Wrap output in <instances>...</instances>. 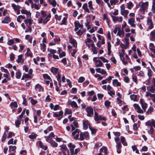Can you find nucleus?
Masks as SVG:
<instances>
[{
	"instance_id": "nucleus-41",
	"label": "nucleus",
	"mask_w": 155,
	"mask_h": 155,
	"mask_svg": "<svg viewBox=\"0 0 155 155\" xmlns=\"http://www.w3.org/2000/svg\"><path fill=\"white\" fill-rule=\"evenodd\" d=\"M79 148H77L75 149V150H73L70 152L71 154V155H75L76 154L80 151Z\"/></svg>"
},
{
	"instance_id": "nucleus-53",
	"label": "nucleus",
	"mask_w": 155,
	"mask_h": 155,
	"mask_svg": "<svg viewBox=\"0 0 155 155\" xmlns=\"http://www.w3.org/2000/svg\"><path fill=\"white\" fill-rule=\"evenodd\" d=\"M39 145L40 147L45 150H46L47 149L48 147L47 146H45L43 145V143L41 141L39 142Z\"/></svg>"
},
{
	"instance_id": "nucleus-7",
	"label": "nucleus",
	"mask_w": 155,
	"mask_h": 155,
	"mask_svg": "<svg viewBox=\"0 0 155 155\" xmlns=\"http://www.w3.org/2000/svg\"><path fill=\"white\" fill-rule=\"evenodd\" d=\"M113 21L114 22H121L123 21V18L122 17H119L118 16H115L113 15H111Z\"/></svg>"
},
{
	"instance_id": "nucleus-52",
	"label": "nucleus",
	"mask_w": 155,
	"mask_h": 155,
	"mask_svg": "<svg viewBox=\"0 0 155 155\" xmlns=\"http://www.w3.org/2000/svg\"><path fill=\"white\" fill-rule=\"evenodd\" d=\"M130 97L132 100L134 101H137V96L136 95L133 94L130 95Z\"/></svg>"
},
{
	"instance_id": "nucleus-2",
	"label": "nucleus",
	"mask_w": 155,
	"mask_h": 155,
	"mask_svg": "<svg viewBox=\"0 0 155 155\" xmlns=\"http://www.w3.org/2000/svg\"><path fill=\"white\" fill-rule=\"evenodd\" d=\"M138 5L140 7V11L143 13H144L148 8L149 2L148 1L145 2L141 1L139 3Z\"/></svg>"
},
{
	"instance_id": "nucleus-50",
	"label": "nucleus",
	"mask_w": 155,
	"mask_h": 155,
	"mask_svg": "<svg viewBox=\"0 0 155 155\" xmlns=\"http://www.w3.org/2000/svg\"><path fill=\"white\" fill-rule=\"evenodd\" d=\"M53 130V127L52 126L49 127L46 130H45L44 132L45 134L48 133L49 131H51Z\"/></svg>"
},
{
	"instance_id": "nucleus-46",
	"label": "nucleus",
	"mask_w": 155,
	"mask_h": 155,
	"mask_svg": "<svg viewBox=\"0 0 155 155\" xmlns=\"http://www.w3.org/2000/svg\"><path fill=\"white\" fill-rule=\"evenodd\" d=\"M48 1L53 7H55L57 5V2L55 0H49Z\"/></svg>"
},
{
	"instance_id": "nucleus-63",
	"label": "nucleus",
	"mask_w": 155,
	"mask_h": 155,
	"mask_svg": "<svg viewBox=\"0 0 155 155\" xmlns=\"http://www.w3.org/2000/svg\"><path fill=\"white\" fill-rule=\"evenodd\" d=\"M85 24L88 30L91 28V26L90 24V22H89L87 21L85 23Z\"/></svg>"
},
{
	"instance_id": "nucleus-42",
	"label": "nucleus",
	"mask_w": 155,
	"mask_h": 155,
	"mask_svg": "<svg viewBox=\"0 0 155 155\" xmlns=\"http://www.w3.org/2000/svg\"><path fill=\"white\" fill-rule=\"evenodd\" d=\"M37 136V135L34 133H32L28 136V137L30 139H36Z\"/></svg>"
},
{
	"instance_id": "nucleus-40",
	"label": "nucleus",
	"mask_w": 155,
	"mask_h": 155,
	"mask_svg": "<svg viewBox=\"0 0 155 155\" xmlns=\"http://www.w3.org/2000/svg\"><path fill=\"white\" fill-rule=\"evenodd\" d=\"M82 8L84 9L85 12L88 13H89L90 12L88 8L87 3H85L82 6Z\"/></svg>"
},
{
	"instance_id": "nucleus-37",
	"label": "nucleus",
	"mask_w": 155,
	"mask_h": 155,
	"mask_svg": "<svg viewBox=\"0 0 155 155\" xmlns=\"http://www.w3.org/2000/svg\"><path fill=\"white\" fill-rule=\"evenodd\" d=\"M69 42L73 45L74 47L76 48L77 47V43L76 41L74 39L69 40Z\"/></svg>"
},
{
	"instance_id": "nucleus-12",
	"label": "nucleus",
	"mask_w": 155,
	"mask_h": 155,
	"mask_svg": "<svg viewBox=\"0 0 155 155\" xmlns=\"http://www.w3.org/2000/svg\"><path fill=\"white\" fill-rule=\"evenodd\" d=\"M61 150L62 151L61 152L63 153V155H67V153L68 152V150L67 147L65 145H62L60 146Z\"/></svg>"
},
{
	"instance_id": "nucleus-21",
	"label": "nucleus",
	"mask_w": 155,
	"mask_h": 155,
	"mask_svg": "<svg viewBox=\"0 0 155 155\" xmlns=\"http://www.w3.org/2000/svg\"><path fill=\"white\" fill-rule=\"evenodd\" d=\"M107 54L109 55H110L111 53V45L110 42H108L107 43Z\"/></svg>"
},
{
	"instance_id": "nucleus-62",
	"label": "nucleus",
	"mask_w": 155,
	"mask_h": 155,
	"mask_svg": "<svg viewBox=\"0 0 155 155\" xmlns=\"http://www.w3.org/2000/svg\"><path fill=\"white\" fill-rule=\"evenodd\" d=\"M154 131V128L152 127H150L149 130L148 131V132L149 134H152L153 133Z\"/></svg>"
},
{
	"instance_id": "nucleus-35",
	"label": "nucleus",
	"mask_w": 155,
	"mask_h": 155,
	"mask_svg": "<svg viewBox=\"0 0 155 155\" xmlns=\"http://www.w3.org/2000/svg\"><path fill=\"white\" fill-rule=\"evenodd\" d=\"M68 146L69 148L70 152L73 150H74L75 147V146L71 143H70L68 144Z\"/></svg>"
},
{
	"instance_id": "nucleus-1",
	"label": "nucleus",
	"mask_w": 155,
	"mask_h": 155,
	"mask_svg": "<svg viewBox=\"0 0 155 155\" xmlns=\"http://www.w3.org/2000/svg\"><path fill=\"white\" fill-rule=\"evenodd\" d=\"M147 89L149 92H146L145 93V96L147 97H150L153 98L152 101L153 102L155 103V94H152L151 93H154L155 91V87L154 86H147Z\"/></svg>"
},
{
	"instance_id": "nucleus-56",
	"label": "nucleus",
	"mask_w": 155,
	"mask_h": 155,
	"mask_svg": "<svg viewBox=\"0 0 155 155\" xmlns=\"http://www.w3.org/2000/svg\"><path fill=\"white\" fill-rule=\"evenodd\" d=\"M10 21V18L9 17H6L2 21V22L4 23H7Z\"/></svg>"
},
{
	"instance_id": "nucleus-34",
	"label": "nucleus",
	"mask_w": 155,
	"mask_h": 155,
	"mask_svg": "<svg viewBox=\"0 0 155 155\" xmlns=\"http://www.w3.org/2000/svg\"><path fill=\"white\" fill-rule=\"evenodd\" d=\"M59 69L58 68H56L54 67H52L51 69V72L54 74H56L58 72Z\"/></svg>"
},
{
	"instance_id": "nucleus-36",
	"label": "nucleus",
	"mask_w": 155,
	"mask_h": 155,
	"mask_svg": "<svg viewBox=\"0 0 155 155\" xmlns=\"http://www.w3.org/2000/svg\"><path fill=\"white\" fill-rule=\"evenodd\" d=\"M69 42L73 45L74 47L76 48L77 47V43L76 41L74 39L69 40Z\"/></svg>"
},
{
	"instance_id": "nucleus-20",
	"label": "nucleus",
	"mask_w": 155,
	"mask_h": 155,
	"mask_svg": "<svg viewBox=\"0 0 155 155\" xmlns=\"http://www.w3.org/2000/svg\"><path fill=\"white\" fill-rule=\"evenodd\" d=\"M75 28L74 29V31H77V28H83V25H81L79 22H75L74 23Z\"/></svg>"
},
{
	"instance_id": "nucleus-8",
	"label": "nucleus",
	"mask_w": 155,
	"mask_h": 155,
	"mask_svg": "<svg viewBox=\"0 0 155 155\" xmlns=\"http://www.w3.org/2000/svg\"><path fill=\"white\" fill-rule=\"evenodd\" d=\"M124 49H122V52H119V55L120 57V59L121 61L122 62L123 64L124 65H126L127 64V61H124Z\"/></svg>"
},
{
	"instance_id": "nucleus-11",
	"label": "nucleus",
	"mask_w": 155,
	"mask_h": 155,
	"mask_svg": "<svg viewBox=\"0 0 155 155\" xmlns=\"http://www.w3.org/2000/svg\"><path fill=\"white\" fill-rule=\"evenodd\" d=\"M128 12L125 9V6L124 5H122L120 6V13L124 16L127 15L128 14Z\"/></svg>"
},
{
	"instance_id": "nucleus-38",
	"label": "nucleus",
	"mask_w": 155,
	"mask_h": 155,
	"mask_svg": "<svg viewBox=\"0 0 155 155\" xmlns=\"http://www.w3.org/2000/svg\"><path fill=\"white\" fill-rule=\"evenodd\" d=\"M116 35H117L119 36L120 37L123 38L124 36V32L123 30H121L119 32H117Z\"/></svg>"
},
{
	"instance_id": "nucleus-59",
	"label": "nucleus",
	"mask_w": 155,
	"mask_h": 155,
	"mask_svg": "<svg viewBox=\"0 0 155 155\" xmlns=\"http://www.w3.org/2000/svg\"><path fill=\"white\" fill-rule=\"evenodd\" d=\"M81 28L78 29L77 28V31H74L77 35H81L83 33L82 31H81Z\"/></svg>"
},
{
	"instance_id": "nucleus-9",
	"label": "nucleus",
	"mask_w": 155,
	"mask_h": 155,
	"mask_svg": "<svg viewBox=\"0 0 155 155\" xmlns=\"http://www.w3.org/2000/svg\"><path fill=\"white\" fill-rule=\"evenodd\" d=\"M133 107L137 113L140 114H143L144 113L143 110L140 108V106L138 104H134Z\"/></svg>"
},
{
	"instance_id": "nucleus-64",
	"label": "nucleus",
	"mask_w": 155,
	"mask_h": 155,
	"mask_svg": "<svg viewBox=\"0 0 155 155\" xmlns=\"http://www.w3.org/2000/svg\"><path fill=\"white\" fill-rule=\"evenodd\" d=\"M152 11L153 13H155V0H153L152 6Z\"/></svg>"
},
{
	"instance_id": "nucleus-51",
	"label": "nucleus",
	"mask_w": 155,
	"mask_h": 155,
	"mask_svg": "<svg viewBox=\"0 0 155 155\" xmlns=\"http://www.w3.org/2000/svg\"><path fill=\"white\" fill-rule=\"evenodd\" d=\"M21 72L18 70L16 73L15 76L17 78L20 79L21 78Z\"/></svg>"
},
{
	"instance_id": "nucleus-54",
	"label": "nucleus",
	"mask_w": 155,
	"mask_h": 155,
	"mask_svg": "<svg viewBox=\"0 0 155 155\" xmlns=\"http://www.w3.org/2000/svg\"><path fill=\"white\" fill-rule=\"evenodd\" d=\"M119 26H118L117 25H116L114 28L113 32L114 33V34H117V30H119Z\"/></svg>"
},
{
	"instance_id": "nucleus-22",
	"label": "nucleus",
	"mask_w": 155,
	"mask_h": 155,
	"mask_svg": "<svg viewBox=\"0 0 155 155\" xmlns=\"http://www.w3.org/2000/svg\"><path fill=\"white\" fill-rule=\"evenodd\" d=\"M24 59L22 58V55L20 54L18 56V58L16 60L17 62L18 63L23 64L24 62Z\"/></svg>"
},
{
	"instance_id": "nucleus-23",
	"label": "nucleus",
	"mask_w": 155,
	"mask_h": 155,
	"mask_svg": "<svg viewBox=\"0 0 155 155\" xmlns=\"http://www.w3.org/2000/svg\"><path fill=\"white\" fill-rule=\"evenodd\" d=\"M112 84L115 87H120L121 85L120 83L116 79H114L112 80Z\"/></svg>"
},
{
	"instance_id": "nucleus-60",
	"label": "nucleus",
	"mask_w": 155,
	"mask_h": 155,
	"mask_svg": "<svg viewBox=\"0 0 155 155\" xmlns=\"http://www.w3.org/2000/svg\"><path fill=\"white\" fill-rule=\"evenodd\" d=\"M7 137L6 133L5 132L1 139L2 142H4L6 140Z\"/></svg>"
},
{
	"instance_id": "nucleus-26",
	"label": "nucleus",
	"mask_w": 155,
	"mask_h": 155,
	"mask_svg": "<svg viewBox=\"0 0 155 155\" xmlns=\"http://www.w3.org/2000/svg\"><path fill=\"white\" fill-rule=\"evenodd\" d=\"M50 107L51 109H53L54 110H58L59 107V105L57 104L54 106L52 103H51Z\"/></svg>"
},
{
	"instance_id": "nucleus-44",
	"label": "nucleus",
	"mask_w": 155,
	"mask_h": 155,
	"mask_svg": "<svg viewBox=\"0 0 155 155\" xmlns=\"http://www.w3.org/2000/svg\"><path fill=\"white\" fill-rule=\"evenodd\" d=\"M118 2V1L117 0H110V4L109 3H107L109 7H110L111 5L115 4L117 2Z\"/></svg>"
},
{
	"instance_id": "nucleus-13",
	"label": "nucleus",
	"mask_w": 155,
	"mask_h": 155,
	"mask_svg": "<svg viewBox=\"0 0 155 155\" xmlns=\"http://www.w3.org/2000/svg\"><path fill=\"white\" fill-rule=\"evenodd\" d=\"M141 107L143 110V112H145L146 110V109L147 107V104L142 99H140V100Z\"/></svg>"
},
{
	"instance_id": "nucleus-14",
	"label": "nucleus",
	"mask_w": 155,
	"mask_h": 155,
	"mask_svg": "<svg viewBox=\"0 0 155 155\" xmlns=\"http://www.w3.org/2000/svg\"><path fill=\"white\" fill-rule=\"evenodd\" d=\"M135 21V20L134 18H131L128 20V23L130 24L131 27H136V25L134 23Z\"/></svg>"
},
{
	"instance_id": "nucleus-57",
	"label": "nucleus",
	"mask_w": 155,
	"mask_h": 155,
	"mask_svg": "<svg viewBox=\"0 0 155 155\" xmlns=\"http://www.w3.org/2000/svg\"><path fill=\"white\" fill-rule=\"evenodd\" d=\"M94 76L96 78H97V80H101L103 79V77L101 76L99 74H95L94 75Z\"/></svg>"
},
{
	"instance_id": "nucleus-29",
	"label": "nucleus",
	"mask_w": 155,
	"mask_h": 155,
	"mask_svg": "<svg viewBox=\"0 0 155 155\" xmlns=\"http://www.w3.org/2000/svg\"><path fill=\"white\" fill-rule=\"evenodd\" d=\"M48 50L49 52H50V53L48 54V55L49 57H52V54H54L56 52V50L52 49L51 48H48Z\"/></svg>"
},
{
	"instance_id": "nucleus-24",
	"label": "nucleus",
	"mask_w": 155,
	"mask_h": 155,
	"mask_svg": "<svg viewBox=\"0 0 155 155\" xmlns=\"http://www.w3.org/2000/svg\"><path fill=\"white\" fill-rule=\"evenodd\" d=\"M21 12L22 14H25L27 16L29 17H30L31 15V13L30 11L25 9H22L21 11Z\"/></svg>"
},
{
	"instance_id": "nucleus-49",
	"label": "nucleus",
	"mask_w": 155,
	"mask_h": 155,
	"mask_svg": "<svg viewBox=\"0 0 155 155\" xmlns=\"http://www.w3.org/2000/svg\"><path fill=\"white\" fill-rule=\"evenodd\" d=\"M103 19L106 20V22L108 25L109 24L110 22V20L108 18L107 15L106 14H104Z\"/></svg>"
},
{
	"instance_id": "nucleus-25",
	"label": "nucleus",
	"mask_w": 155,
	"mask_h": 155,
	"mask_svg": "<svg viewBox=\"0 0 155 155\" xmlns=\"http://www.w3.org/2000/svg\"><path fill=\"white\" fill-rule=\"evenodd\" d=\"M107 148L104 147L103 146L100 149V152L103 153L104 155H107Z\"/></svg>"
},
{
	"instance_id": "nucleus-18",
	"label": "nucleus",
	"mask_w": 155,
	"mask_h": 155,
	"mask_svg": "<svg viewBox=\"0 0 155 155\" xmlns=\"http://www.w3.org/2000/svg\"><path fill=\"white\" fill-rule=\"evenodd\" d=\"M35 89L36 91H44L43 88L40 84H38L35 85Z\"/></svg>"
},
{
	"instance_id": "nucleus-33",
	"label": "nucleus",
	"mask_w": 155,
	"mask_h": 155,
	"mask_svg": "<svg viewBox=\"0 0 155 155\" xmlns=\"http://www.w3.org/2000/svg\"><path fill=\"white\" fill-rule=\"evenodd\" d=\"M150 39L152 41L155 39V31L153 30L150 33Z\"/></svg>"
},
{
	"instance_id": "nucleus-47",
	"label": "nucleus",
	"mask_w": 155,
	"mask_h": 155,
	"mask_svg": "<svg viewBox=\"0 0 155 155\" xmlns=\"http://www.w3.org/2000/svg\"><path fill=\"white\" fill-rule=\"evenodd\" d=\"M46 45L45 43L40 44V49L43 52H45L46 49Z\"/></svg>"
},
{
	"instance_id": "nucleus-3",
	"label": "nucleus",
	"mask_w": 155,
	"mask_h": 155,
	"mask_svg": "<svg viewBox=\"0 0 155 155\" xmlns=\"http://www.w3.org/2000/svg\"><path fill=\"white\" fill-rule=\"evenodd\" d=\"M43 19L42 17H40L38 19V24L43 23L44 24H46L50 20L51 18L50 14H48V16Z\"/></svg>"
},
{
	"instance_id": "nucleus-28",
	"label": "nucleus",
	"mask_w": 155,
	"mask_h": 155,
	"mask_svg": "<svg viewBox=\"0 0 155 155\" xmlns=\"http://www.w3.org/2000/svg\"><path fill=\"white\" fill-rule=\"evenodd\" d=\"M152 71L151 70H150V69H148L147 70V74L149 77V79L147 83L146 84H149L150 83L149 79H150V78H151L152 76Z\"/></svg>"
},
{
	"instance_id": "nucleus-39",
	"label": "nucleus",
	"mask_w": 155,
	"mask_h": 155,
	"mask_svg": "<svg viewBox=\"0 0 155 155\" xmlns=\"http://www.w3.org/2000/svg\"><path fill=\"white\" fill-rule=\"evenodd\" d=\"M101 116H99L97 113L96 112L94 113V118L95 120L97 121L99 120H101Z\"/></svg>"
},
{
	"instance_id": "nucleus-43",
	"label": "nucleus",
	"mask_w": 155,
	"mask_h": 155,
	"mask_svg": "<svg viewBox=\"0 0 155 155\" xmlns=\"http://www.w3.org/2000/svg\"><path fill=\"white\" fill-rule=\"evenodd\" d=\"M121 141L124 146H127V143L126 142L125 139L124 137L121 136L120 137Z\"/></svg>"
},
{
	"instance_id": "nucleus-31",
	"label": "nucleus",
	"mask_w": 155,
	"mask_h": 155,
	"mask_svg": "<svg viewBox=\"0 0 155 155\" xmlns=\"http://www.w3.org/2000/svg\"><path fill=\"white\" fill-rule=\"evenodd\" d=\"M91 50L92 51L93 54H96L97 53V51L96 47L94 43H92L91 45Z\"/></svg>"
},
{
	"instance_id": "nucleus-6",
	"label": "nucleus",
	"mask_w": 155,
	"mask_h": 155,
	"mask_svg": "<svg viewBox=\"0 0 155 155\" xmlns=\"http://www.w3.org/2000/svg\"><path fill=\"white\" fill-rule=\"evenodd\" d=\"M86 111L87 112V115L90 117H92L94 114L93 109L91 107H88L86 108Z\"/></svg>"
},
{
	"instance_id": "nucleus-15",
	"label": "nucleus",
	"mask_w": 155,
	"mask_h": 155,
	"mask_svg": "<svg viewBox=\"0 0 155 155\" xmlns=\"http://www.w3.org/2000/svg\"><path fill=\"white\" fill-rule=\"evenodd\" d=\"M147 26L150 29H152L153 27V25L152 20L150 18H148L147 21Z\"/></svg>"
},
{
	"instance_id": "nucleus-16",
	"label": "nucleus",
	"mask_w": 155,
	"mask_h": 155,
	"mask_svg": "<svg viewBox=\"0 0 155 155\" xmlns=\"http://www.w3.org/2000/svg\"><path fill=\"white\" fill-rule=\"evenodd\" d=\"M96 71L102 74H107V71L104 69L101 68H97L95 69Z\"/></svg>"
},
{
	"instance_id": "nucleus-55",
	"label": "nucleus",
	"mask_w": 155,
	"mask_h": 155,
	"mask_svg": "<svg viewBox=\"0 0 155 155\" xmlns=\"http://www.w3.org/2000/svg\"><path fill=\"white\" fill-rule=\"evenodd\" d=\"M132 148L134 151H135L136 153L137 154H139V150L137 149V147L134 145L132 146Z\"/></svg>"
},
{
	"instance_id": "nucleus-17",
	"label": "nucleus",
	"mask_w": 155,
	"mask_h": 155,
	"mask_svg": "<svg viewBox=\"0 0 155 155\" xmlns=\"http://www.w3.org/2000/svg\"><path fill=\"white\" fill-rule=\"evenodd\" d=\"M54 137V135L53 132H51L49 135L47 136H45V138L46 140L49 142V140H51L52 138V137Z\"/></svg>"
},
{
	"instance_id": "nucleus-5",
	"label": "nucleus",
	"mask_w": 155,
	"mask_h": 155,
	"mask_svg": "<svg viewBox=\"0 0 155 155\" xmlns=\"http://www.w3.org/2000/svg\"><path fill=\"white\" fill-rule=\"evenodd\" d=\"M97 57H94L93 58V61L97 67H102L103 65V63Z\"/></svg>"
},
{
	"instance_id": "nucleus-58",
	"label": "nucleus",
	"mask_w": 155,
	"mask_h": 155,
	"mask_svg": "<svg viewBox=\"0 0 155 155\" xmlns=\"http://www.w3.org/2000/svg\"><path fill=\"white\" fill-rule=\"evenodd\" d=\"M89 128L92 134H95L97 131V129H96L92 128L90 126H89Z\"/></svg>"
},
{
	"instance_id": "nucleus-48",
	"label": "nucleus",
	"mask_w": 155,
	"mask_h": 155,
	"mask_svg": "<svg viewBox=\"0 0 155 155\" xmlns=\"http://www.w3.org/2000/svg\"><path fill=\"white\" fill-rule=\"evenodd\" d=\"M25 18V17L22 15L18 16L17 18V21L19 22H21L22 21V19Z\"/></svg>"
},
{
	"instance_id": "nucleus-19",
	"label": "nucleus",
	"mask_w": 155,
	"mask_h": 155,
	"mask_svg": "<svg viewBox=\"0 0 155 155\" xmlns=\"http://www.w3.org/2000/svg\"><path fill=\"white\" fill-rule=\"evenodd\" d=\"M83 128L84 130L87 129L88 127L90 126L89 125V121L86 120H83Z\"/></svg>"
},
{
	"instance_id": "nucleus-10",
	"label": "nucleus",
	"mask_w": 155,
	"mask_h": 155,
	"mask_svg": "<svg viewBox=\"0 0 155 155\" xmlns=\"http://www.w3.org/2000/svg\"><path fill=\"white\" fill-rule=\"evenodd\" d=\"M79 130L78 129H76L75 130L73 131L72 133V135L73 136H74V138L75 140L79 139Z\"/></svg>"
},
{
	"instance_id": "nucleus-61",
	"label": "nucleus",
	"mask_w": 155,
	"mask_h": 155,
	"mask_svg": "<svg viewBox=\"0 0 155 155\" xmlns=\"http://www.w3.org/2000/svg\"><path fill=\"white\" fill-rule=\"evenodd\" d=\"M140 126V124L139 123H135L133 125V128L134 130H137Z\"/></svg>"
},
{
	"instance_id": "nucleus-32",
	"label": "nucleus",
	"mask_w": 155,
	"mask_h": 155,
	"mask_svg": "<svg viewBox=\"0 0 155 155\" xmlns=\"http://www.w3.org/2000/svg\"><path fill=\"white\" fill-rule=\"evenodd\" d=\"M29 17L30 18H28L24 20V21L25 24H27L28 23L29 24L31 25L32 23L33 20L31 18V16Z\"/></svg>"
},
{
	"instance_id": "nucleus-4",
	"label": "nucleus",
	"mask_w": 155,
	"mask_h": 155,
	"mask_svg": "<svg viewBox=\"0 0 155 155\" xmlns=\"http://www.w3.org/2000/svg\"><path fill=\"white\" fill-rule=\"evenodd\" d=\"M89 138V134L87 131L81 132L80 134L79 140H83L84 138L88 139Z\"/></svg>"
},
{
	"instance_id": "nucleus-27",
	"label": "nucleus",
	"mask_w": 155,
	"mask_h": 155,
	"mask_svg": "<svg viewBox=\"0 0 155 155\" xmlns=\"http://www.w3.org/2000/svg\"><path fill=\"white\" fill-rule=\"evenodd\" d=\"M11 6L15 11H16L17 10H20L21 7L20 6L18 5H16L14 3L12 4H11Z\"/></svg>"
},
{
	"instance_id": "nucleus-30",
	"label": "nucleus",
	"mask_w": 155,
	"mask_h": 155,
	"mask_svg": "<svg viewBox=\"0 0 155 155\" xmlns=\"http://www.w3.org/2000/svg\"><path fill=\"white\" fill-rule=\"evenodd\" d=\"M69 103L72 107L76 108L78 107V106L76 103L74 101H69Z\"/></svg>"
},
{
	"instance_id": "nucleus-45",
	"label": "nucleus",
	"mask_w": 155,
	"mask_h": 155,
	"mask_svg": "<svg viewBox=\"0 0 155 155\" xmlns=\"http://www.w3.org/2000/svg\"><path fill=\"white\" fill-rule=\"evenodd\" d=\"M29 99L32 105H35L38 103L37 101L33 99L31 97H30L29 98Z\"/></svg>"
}]
</instances>
